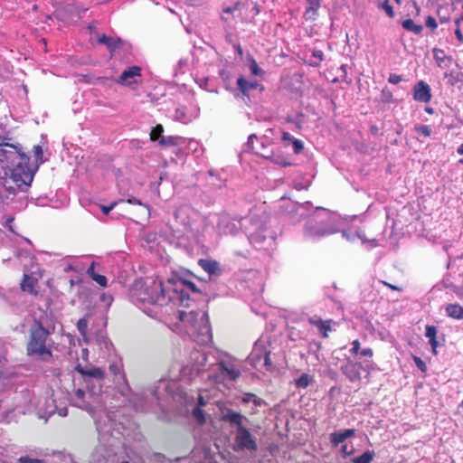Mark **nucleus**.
I'll list each match as a JSON object with an SVG mask.
<instances>
[{
	"label": "nucleus",
	"instance_id": "f257e3e1",
	"mask_svg": "<svg viewBox=\"0 0 463 463\" xmlns=\"http://www.w3.org/2000/svg\"><path fill=\"white\" fill-rule=\"evenodd\" d=\"M51 331L40 320L34 319L28 331L26 354L41 362L50 363L54 355Z\"/></svg>",
	"mask_w": 463,
	"mask_h": 463
},
{
	"label": "nucleus",
	"instance_id": "f03ea898",
	"mask_svg": "<svg viewBox=\"0 0 463 463\" xmlns=\"http://www.w3.org/2000/svg\"><path fill=\"white\" fill-rule=\"evenodd\" d=\"M170 283H172V278L165 282L152 279L146 281L144 288L138 291V298L143 302L160 306L174 303L173 289L169 288Z\"/></svg>",
	"mask_w": 463,
	"mask_h": 463
},
{
	"label": "nucleus",
	"instance_id": "7ed1b4c3",
	"mask_svg": "<svg viewBox=\"0 0 463 463\" xmlns=\"http://www.w3.org/2000/svg\"><path fill=\"white\" fill-rule=\"evenodd\" d=\"M16 161L15 165L11 172V180L16 184L17 187H28L33 178V173L29 166L30 157L15 150V155L12 162Z\"/></svg>",
	"mask_w": 463,
	"mask_h": 463
},
{
	"label": "nucleus",
	"instance_id": "20e7f679",
	"mask_svg": "<svg viewBox=\"0 0 463 463\" xmlns=\"http://www.w3.org/2000/svg\"><path fill=\"white\" fill-rule=\"evenodd\" d=\"M173 289L174 304L190 307L191 303H194V299L190 298V294L200 295L201 291L196 288L195 284L183 279L181 278H172V283L169 285Z\"/></svg>",
	"mask_w": 463,
	"mask_h": 463
},
{
	"label": "nucleus",
	"instance_id": "39448f33",
	"mask_svg": "<svg viewBox=\"0 0 463 463\" xmlns=\"http://www.w3.org/2000/svg\"><path fill=\"white\" fill-rule=\"evenodd\" d=\"M200 311L198 308L178 312L179 326L194 341L201 337L203 316L200 315Z\"/></svg>",
	"mask_w": 463,
	"mask_h": 463
},
{
	"label": "nucleus",
	"instance_id": "423d86ee",
	"mask_svg": "<svg viewBox=\"0 0 463 463\" xmlns=\"http://www.w3.org/2000/svg\"><path fill=\"white\" fill-rule=\"evenodd\" d=\"M232 449L236 452L245 450L256 452L258 450L256 439L246 427L237 428Z\"/></svg>",
	"mask_w": 463,
	"mask_h": 463
},
{
	"label": "nucleus",
	"instance_id": "0eeeda50",
	"mask_svg": "<svg viewBox=\"0 0 463 463\" xmlns=\"http://www.w3.org/2000/svg\"><path fill=\"white\" fill-rule=\"evenodd\" d=\"M137 78H141V68L134 65L125 70L117 80V82L120 85L130 87L140 82Z\"/></svg>",
	"mask_w": 463,
	"mask_h": 463
},
{
	"label": "nucleus",
	"instance_id": "6e6552de",
	"mask_svg": "<svg viewBox=\"0 0 463 463\" xmlns=\"http://www.w3.org/2000/svg\"><path fill=\"white\" fill-rule=\"evenodd\" d=\"M413 99L418 102L428 103L431 99L430 87L423 80L418 81L412 91Z\"/></svg>",
	"mask_w": 463,
	"mask_h": 463
},
{
	"label": "nucleus",
	"instance_id": "1a4fd4ad",
	"mask_svg": "<svg viewBox=\"0 0 463 463\" xmlns=\"http://www.w3.org/2000/svg\"><path fill=\"white\" fill-rule=\"evenodd\" d=\"M307 322L317 328L319 334L323 338L328 337V333L332 331V319L324 320L317 316L310 317L307 318Z\"/></svg>",
	"mask_w": 463,
	"mask_h": 463
},
{
	"label": "nucleus",
	"instance_id": "9d476101",
	"mask_svg": "<svg viewBox=\"0 0 463 463\" xmlns=\"http://www.w3.org/2000/svg\"><path fill=\"white\" fill-rule=\"evenodd\" d=\"M39 279L35 278L33 273H24L20 282V288L23 292L29 293L33 296L38 295L37 286Z\"/></svg>",
	"mask_w": 463,
	"mask_h": 463
},
{
	"label": "nucleus",
	"instance_id": "9b49d317",
	"mask_svg": "<svg viewBox=\"0 0 463 463\" xmlns=\"http://www.w3.org/2000/svg\"><path fill=\"white\" fill-rule=\"evenodd\" d=\"M355 430L354 429H346L340 431L332 432L329 436L332 446L337 447L343 443L345 439L354 437Z\"/></svg>",
	"mask_w": 463,
	"mask_h": 463
},
{
	"label": "nucleus",
	"instance_id": "f8f14e48",
	"mask_svg": "<svg viewBox=\"0 0 463 463\" xmlns=\"http://www.w3.org/2000/svg\"><path fill=\"white\" fill-rule=\"evenodd\" d=\"M98 43L106 45L111 55H113L116 50L123 44L121 39L107 36L106 34H101L98 38Z\"/></svg>",
	"mask_w": 463,
	"mask_h": 463
},
{
	"label": "nucleus",
	"instance_id": "ddd939ff",
	"mask_svg": "<svg viewBox=\"0 0 463 463\" xmlns=\"http://www.w3.org/2000/svg\"><path fill=\"white\" fill-rule=\"evenodd\" d=\"M237 86L239 91V95L241 94L242 96L248 97L249 90H255L258 88V82L257 81H249L247 80L243 76H240L237 80Z\"/></svg>",
	"mask_w": 463,
	"mask_h": 463
},
{
	"label": "nucleus",
	"instance_id": "4468645a",
	"mask_svg": "<svg viewBox=\"0 0 463 463\" xmlns=\"http://www.w3.org/2000/svg\"><path fill=\"white\" fill-rule=\"evenodd\" d=\"M76 371L83 376L92 377L98 380H103L105 373L99 367H92L90 369H85L80 364L76 366Z\"/></svg>",
	"mask_w": 463,
	"mask_h": 463
},
{
	"label": "nucleus",
	"instance_id": "2eb2a0df",
	"mask_svg": "<svg viewBox=\"0 0 463 463\" xmlns=\"http://www.w3.org/2000/svg\"><path fill=\"white\" fill-rule=\"evenodd\" d=\"M307 7L304 13V18L308 20H316L317 15V11L321 5V0H307Z\"/></svg>",
	"mask_w": 463,
	"mask_h": 463
},
{
	"label": "nucleus",
	"instance_id": "dca6fc26",
	"mask_svg": "<svg viewBox=\"0 0 463 463\" xmlns=\"http://www.w3.org/2000/svg\"><path fill=\"white\" fill-rule=\"evenodd\" d=\"M219 369L222 375H225L231 381H236L240 375L241 371L234 366H228L224 362L219 363Z\"/></svg>",
	"mask_w": 463,
	"mask_h": 463
},
{
	"label": "nucleus",
	"instance_id": "f3484780",
	"mask_svg": "<svg viewBox=\"0 0 463 463\" xmlns=\"http://www.w3.org/2000/svg\"><path fill=\"white\" fill-rule=\"evenodd\" d=\"M204 271H206L210 278H218L222 274V269L219 262L213 260H204Z\"/></svg>",
	"mask_w": 463,
	"mask_h": 463
},
{
	"label": "nucleus",
	"instance_id": "a211bd4d",
	"mask_svg": "<svg viewBox=\"0 0 463 463\" xmlns=\"http://www.w3.org/2000/svg\"><path fill=\"white\" fill-rule=\"evenodd\" d=\"M222 420L232 425H236L237 428L244 427L242 425L243 416L241 413L232 410L227 411V412L222 415Z\"/></svg>",
	"mask_w": 463,
	"mask_h": 463
},
{
	"label": "nucleus",
	"instance_id": "6ab92c4d",
	"mask_svg": "<svg viewBox=\"0 0 463 463\" xmlns=\"http://www.w3.org/2000/svg\"><path fill=\"white\" fill-rule=\"evenodd\" d=\"M260 156L282 167L291 165L282 154H276L273 151H270V154H260Z\"/></svg>",
	"mask_w": 463,
	"mask_h": 463
},
{
	"label": "nucleus",
	"instance_id": "aec40b11",
	"mask_svg": "<svg viewBox=\"0 0 463 463\" xmlns=\"http://www.w3.org/2000/svg\"><path fill=\"white\" fill-rule=\"evenodd\" d=\"M445 310L448 317L457 320L463 319V307L459 304H449Z\"/></svg>",
	"mask_w": 463,
	"mask_h": 463
},
{
	"label": "nucleus",
	"instance_id": "412c9836",
	"mask_svg": "<svg viewBox=\"0 0 463 463\" xmlns=\"http://www.w3.org/2000/svg\"><path fill=\"white\" fill-rule=\"evenodd\" d=\"M342 372L351 382H354L360 379V373L356 369V365L352 363L342 366Z\"/></svg>",
	"mask_w": 463,
	"mask_h": 463
},
{
	"label": "nucleus",
	"instance_id": "4be33fe9",
	"mask_svg": "<svg viewBox=\"0 0 463 463\" xmlns=\"http://www.w3.org/2000/svg\"><path fill=\"white\" fill-rule=\"evenodd\" d=\"M87 274L97 282L101 287H107L108 279L105 276L99 275L95 271V263H91V265L87 269Z\"/></svg>",
	"mask_w": 463,
	"mask_h": 463
},
{
	"label": "nucleus",
	"instance_id": "5701e85b",
	"mask_svg": "<svg viewBox=\"0 0 463 463\" xmlns=\"http://www.w3.org/2000/svg\"><path fill=\"white\" fill-rule=\"evenodd\" d=\"M91 316H92V313L90 311V312L86 313L84 315V317H81L80 319H79L77 322V329L82 337H86V335H87L89 322H90Z\"/></svg>",
	"mask_w": 463,
	"mask_h": 463
},
{
	"label": "nucleus",
	"instance_id": "b1692460",
	"mask_svg": "<svg viewBox=\"0 0 463 463\" xmlns=\"http://www.w3.org/2000/svg\"><path fill=\"white\" fill-rule=\"evenodd\" d=\"M402 26L404 30L412 32L417 35L420 34L423 30V26L421 24H416L411 19L404 20L402 23Z\"/></svg>",
	"mask_w": 463,
	"mask_h": 463
},
{
	"label": "nucleus",
	"instance_id": "393cba45",
	"mask_svg": "<svg viewBox=\"0 0 463 463\" xmlns=\"http://www.w3.org/2000/svg\"><path fill=\"white\" fill-rule=\"evenodd\" d=\"M11 149H7L5 146L0 145V162L13 161L14 155H15V147L9 146Z\"/></svg>",
	"mask_w": 463,
	"mask_h": 463
},
{
	"label": "nucleus",
	"instance_id": "a878e982",
	"mask_svg": "<svg viewBox=\"0 0 463 463\" xmlns=\"http://www.w3.org/2000/svg\"><path fill=\"white\" fill-rule=\"evenodd\" d=\"M314 382L313 376L303 373L298 379L295 380V385L297 388L305 389Z\"/></svg>",
	"mask_w": 463,
	"mask_h": 463
},
{
	"label": "nucleus",
	"instance_id": "bb28decb",
	"mask_svg": "<svg viewBox=\"0 0 463 463\" xmlns=\"http://www.w3.org/2000/svg\"><path fill=\"white\" fill-rule=\"evenodd\" d=\"M179 137L168 136V137H161L159 139L158 145L162 147H175L178 146Z\"/></svg>",
	"mask_w": 463,
	"mask_h": 463
},
{
	"label": "nucleus",
	"instance_id": "cd10ccee",
	"mask_svg": "<svg viewBox=\"0 0 463 463\" xmlns=\"http://www.w3.org/2000/svg\"><path fill=\"white\" fill-rule=\"evenodd\" d=\"M374 458V452L371 450L364 451L362 455L352 459V463H371Z\"/></svg>",
	"mask_w": 463,
	"mask_h": 463
},
{
	"label": "nucleus",
	"instance_id": "c85d7f7f",
	"mask_svg": "<svg viewBox=\"0 0 463 463\" xmlns=\"http://www.w3.org/2000/svg\"><path fill=\"white\" fill-rule=\"evenodd\" d=\"M197 406L194 409L193 414L199 424L203 423V394L199 393L197 397Z\"/></svg>",
	"mask_w": 463,
	"mask_h": 463
},
{
	"label": "nucleus",
	"instance_id": "c756f323",
	"mask_svg": "<svg viewBox=\"0 0 463 463\" xmlns=\"http://www.w3.org/2000/svg\"><path fill=\"white\" fill-rule=\"evenodd\" d=\"M379 9L383 10L390 18L394 17V11L392 5L390 4V0H383L377 4Z\"/></svg>",
	"mask_w": 463,
	"mask_h": 463
},
{
	"label": "nucleus",
	"instance_id": "7c9ffc66",
	"mask_svg": "<svg viewBox=\"0 0 463 463\" xmlns=\"http://www.w3.org/2000/svg\"><path fill=\"white\" fill-rule=\"evenodd\" d=\"M164 132V128L162 125L157 124L156 127H154L150 132V140L151 141H158L161 138V137H164L162 134Z\"/></svg>",
	"mask_w": 463,
	"mask_h": 463
},
{
	"label": "nucleus",
	"instance_id": "2f4dec72",
	"mask_svg": "<svg viewBox=\"0 0 463 463\" xmlns=\"http://www.w3.org/2000/svg\"><path fill=\"white\" fill-rule=\"evenodd\" d=\"M414 131L424 137H429L431 135V128L428 125H415Z\"/></svg>",
	"mask_w": 463,
	"mask_h": 463
},
{
	"label": "nucleus",
	"instance_id": "473e14b6",
	"mask_svg": "<svg viewBox=\"0 0 463 463\" xmlns=\"http://www.w3.org/2000/svg\"><path fill=\"white\" fill-rule=\"evenodd\" d=\"M208 174L210 175V185H212L214 188H221L224 184V181L221 179L219 176L214 175L212 170H210Z\"/></svg>",
	"mask_w": 463,
	"mask_h": 463
},
{
	"label": "nucleus",
	"instance_id": "72a5a7b5",
	"mask_svg": "<svg viewBox=\"0 0 463 463\" xmlns=\"http://www.w3.org/2000/svg\"><path fill=\"white\" fill-rule=\"evenodd\" d=\"M446 76L449 78V82L451 85H455L458 82H463V73L462 72L450 71V73L447 74Z\"/></svg>",
	"mask_w": 463,
	"mask_h": 463
},
{
	"label": "nucleus",
	"instance_id": "f704fd0d",
	"mask_svg": "<svg viewBox=\"0 0 463 463\" xmlns=\"http://www.w3.org/2000/svg\"><path fill=\"white\" fill-rule=\"evenodd\" d=\"M99 301L104 305L105 310L107 311L112 305L114 298L110 294L101 293L99 296Z\"/></svg>",
	"mask_w": 463,
	"mask_h": 463
},
{
	"label": "nucleus",
	"instance_id": "c9c22d12",
	"mask_svg": "<svg viewBox=\"0 0 463 463\" xmlns=\"http://www.w3.org/2000/svg\"><path fill=\"white\" fill-rule=\"evenodd\" d=\"M263 358V354L261 353V350L256 348L251 353L250 356V360L251 361V364L256 366V364Z\"/></svg>",
	"mask_w": 463,
	"mask_h": 463
},
{
	"label": "nucleus",
	"instance_id": "e433bc0d",
	"mask_svg": "<svg viewBox=\"0 0 463 463\" xmlns=\"http://www.w3.org/2000/svg\"><path fill=\"white\" fill-rule=\"evenodd\" d=\"M434 58L437 61V64L439 66H441V64L445 61L447 57L444 55V52L442 50L434 49L433 50Z\"/></svg>",
	"mask_w": 463,
	"mask_h": 463
},
{
	"label": "nucleus",
	"instance_id": "4c0bfd02",
	"mask_svg": "<svg viewBox=\"0 0 463 463\" xmlns=\"http://www.w3.org/2000/svg\"><path fill=\"white\" fill-rule=\"evenodd\" d=\"M412 359H413L416 366L421 373H425L428 371V367H427L425 362L420 357L412 355Z\"/></svg>",
	"mask_w": 463,
	"mask_h": 463
},
{
	"label": "nucleus",
	"instance_id": "58836bf2",
	"mask_svg": "<svg viewBox=\"0 0 463 463\" xmlns=\"http://www.w3.org/2000/svg\"><path fill=\"white\" fill-rule=\"evenodd\" d=\"M33 154H34V157H35V160L37 163H41V164L43 163V151L40 145L33 146Z\"/></svg>",
	"mask_w": 463,
	"mask_h": 463
},
{
	"label": "nucleus",
	"instance_id": "ea45409f",
	"mask_svg": "<svg viewBox=\"0 0 463 463\" xmlns=\"http://www.w3.org/2000/svg\"><path fill=\"white\" fill-rule=\"evenodd\" d=\"M425 335L430 340L436 338L437 337V327L435 326L428 325L426 326Z\"/></svg>",
	"mask_w": 463,
	"mask_h": 463
},
{
	"label": "nucleus",
	"instance_id": "a19ab883",
	"mask_svg": "<svg viewBox=\"0 0 463 463\" xmlns=\"http://www.w3.org/2000/svg\"><path fill=\"white\" fill-rule=\"evenodd\" d=\"M292 146L295 154H300L304 149L303 142L299 139H292Z\"/></svg>",
	"mask_w": 463,
	"mask_h": 463
},
{
	"label": "nucleus",
	"instance_id": "79ce46f5",
	"mask_svg": "<svg viewBox=\"0 0 463 463\" xmlns=\"http://www.w3.org/2000/svg\"><path fill=\"white\" fill-rule=\"evenodd\" d=\"M425 24L428 28L430 29L431 32H434L438 27V24H437L435 18L431 15H429L426 18Z\"/></svg>",
	"mask_w": 463,
	"mask_h": 463
},
{
	"label": "nucleus",
	"instance_id": "37998d69",
	"mask_svg": "<svg viewBox=\"0 0 463 463\" xmlns=\"http://www.w3.org/2000/svg\"><path fill=\"white\" fill-rule=\"evenodd\" d=\"M263 354L264 366L269 368L271 366L270 352L266 349H261Z\"/></svg>",
	"mask_w": 463,
	"mask_h": 463
},
{
	"label": "nucleus",
	"instance_id": "c03bdc74",
	"mask_svg": "<svg viewBox=\"0 0 463 463\" xmlns=\"http://www.w3.org/2000/svg\"><path fill=\"white\" fill-rule=\"evenodd\" d=\"M20 463H44L43 460L38 458H32L29 456H24L18 458Z\"/></svg>",
	"mask_w": 463,
	"mask_h": 463
},
{
	"label": "nucleus",
	"instance_id": "a18cd8bd",
	"mask_svg": "<svg viewBox=\"0 0 463 463\" xmlns=\"http://www.w3.org/2000/svg\"><path fill=\"white\" fill-rule=\"evenodd\" d=\"M312 55L314 58L317 60V62L313 64L315 66H318L320 62L324 60V52L321 50H314L312 52Z\"/></svg>",
	"mask_w": 463,
	"mask_h": 463
},
{
	"label": "nucleus",
	"instance_id": "49530a36",
	"mask_svg": "<svg viewBox=\"0 0 463 463\" xmlns=\"http://www.w3.org/2000/svg\"><path fill=\"white\" fill-rule=\"evenodd\" d=\"M402 80V76L396 73H391L388 78V81L392 84H398Z\"/></svg>",
	"mask_w": 463,
	"mask_h": 463
},
{
	"label": "nucleus",
	"instance_id": "de8ad7c7",
	"mask_svg": "<svg viewBox=\"0 0 463 463\" xmlns=\"http://www.w3.org/2000/svg\"><path fill=\"white\" fill-rule=\"evenodd\" d=\"M353 347L350 349V353L356 355L360 351V342L358 339H355L352 342Z\"/></svg>",
	"mask_w": 463,
	"mask_h": 463
},
{
	"label": "nucleus",
	"instance_id": "09e8293b",
	"mask_svg": "<svg viewBox=\"0 0 463 463\" xmlns=\"http://www.w3.org/2000/svg\"><path fill=\"white\" fill-rule=\"evenodd\" d=\"M259 138L256 135L252 134L248 138V146L255 152L257 148L254 146V141H258Z\"/></svg>",
	"mask_w": 463,
	"mask_h": 463
},
{
	"label": "nucleus",
	"instance_id": "8fccbe9b",
	"mask_svg": "<svg viewBox=\"0 0 463 463\" xmlns=\"http://www.w3.org/2000/svg\"><path fill=\"white\" fill-rule=\"evenodd\" d=\"M381 283L392 290H394V291H402V287L391 284L385 280H381Z\"/></svg>",
	"mask_w": 463,
	"mask_h": 463
},
{
	"label": "nucleus",
	"instance_id": "3c124183",
	"mask_svg": "<svg viewBox=\"0 0 463 463\" xmlns=\"http://www.w3.org/2000/svg\"><path fill=\"white\" fill-rule=\"evenodd\" d=\"M117 204H118V203H117V202H113V203H111V204H110V205H108V206H106V205H101V206H100V208H101V211L103 212V213L107 215V214H109V212H110V211H111V210H112V209L117 205Z\"/></svg>",
	"mask_w": 463,
	"mask_h": 463
},
{
	"label": "nucleus",
	"instance_id": "603ef678",
	"mask_svg": "<svg viewBox=\"0 0 463 463\" xmlns=\"http://www.w3.org/2000/svg\"><path fill=\"white\" fill-rule=\"evenodd\" d=\"M74 395L77 399L83 402L84 397H85V392L82 389H77L74 392Z\"/></svg>",
	"mask_w": 463,
	"mask_h": 463
},
{
	"label": "nucleus",
	"instance_id": "864d4df0",
	"mask_svg": "<svg viewBox=\"0 0 463 463\" xmlns=\"http://www.w3.org/2000/svg\"><path fill=\"white\" fill-rule=\"evenodd\" d=\"M253 397H254L253 393L247 392L242 397V402L249 403V402H252Z\"/></svg>",
	"mask_w": 463,
	"mask_h": 463
},
{
	"label": "nucleus",
	"instance_id": "5fc2aeb1",
	"mask_svg": "<svg viewBox=\"0 0 463 463\" xmlns=\"http://www.w3.org/2000/svg\"><path fill=\"white\" fill-rule=\"evenodd\" d=\"M251 402H253V404L256 407H260L261 405H263L265 403V402L261 398L257 397L255 394H254V397H253Z\"/></svg>",
	"mask_w": 463,
	"mask_h": 463
},
{
	"label": "nucleus",
	"instance_id": "6e6d98bb",
	"mask_svg": "<svg viewBox=\"0 0 463 463\" xmlns=\"http://www.w3.org/2000/svg\"><path fill=\"white\" fill-rule=\"evenodd\" d=\"M360 354L362 356L372 357L373 353L371 348H364V349L361 350Z\"/></svg>",
	"mask_w": 463,
	"mask_h": 463
},
{
	"label": "nucleus",
	"instance_id": "4d7b16f0",
	"mask_svg": "<svg viewBox=\"0 0 463 463\" xmlns=\"http://www.w3.org/2000/svg\"><path fill=\"white\" fill-rule=\"evenodd\" d=\"M341 452L344 457H347L354 453V449L348 450L347 445H343L341 448Z\"/></svg>",
	"mask_w": 463,
	"mask_h": 463
},
{
	"label": "nucleus",
	"instance_id": "13d9d810",
	"mask_svg": "<svg viewBox=\"0 0 463 463\" xmlns=\"http://www.w3.org/2000/svg\"><path fill=\"white\" fill-rule=\"evenodd\" d=\"M430 345H431L432 353L434 354H437V347L439 345V343L437 341V337L434 338V339L430 340Z\"/></svg>",
	"mask_w": 463,
	"mask_h": 463
},
{
	"label": "nucleus",
	"instance_id": "bf43d9fd",
	"mask_svg": "<svg viewBox=\"0 0 463 463\" xmlns=\"http://www.w3.org/2000/svg\"><path fill=\"white\" fill-rule=\"evenodd\" d=\"M239 8V3L234 4L233 6H229L223 9V13L231 14Z\"/></svg>",
	"mask_w": 463,
	"mask_h": 463
},
{
	"label": "nucleus",
	"instance_id": "052dcab7",
	"mask_svg": "<svg viewBox=\"0 0 463 463\" xmlns=\"http://www.w3.org/2000/svg\"><path fill=\"white\" fill-rule=\"evenodd\" d=\"M457 26H458V27H457V29H456V31H455V34H456L457 39H458L459 42H461V43H462V42H463V34H462V33H461V31H460L459 24H458V25H457Z\"/></svg>",
	"mask_w": 463,
	"mask_h": 463
},
{
	"label": "nucleus",
	"instance_id": "680f3d73",
	"mask_svg": "<svg viewBox=\"0 0 463 463\" xmlns=\"http://www.w3.org/2000/svg\"><path fill=\"white\" fill-rule=\"evenodd\" d=\"M250 70H251V72L254 74V75H258L259 72H260V68L259 66L257 65V63L255 61H253V63L251 64L250 66Z\"/></svg>",
	"mask_w": 463,
	"mask_h": 463
},
{
	"label": "nucleus",
	"instance_id": "e2e57ef3",
	"mask_svg": "<svg viewBox=\"0 0 463 463\" xmlns=\"http://www.w3.org/2000/svg\"><path fill=\"white\" fill-rule=\"evenodd\" d=\"M282 139L285 140V141H290L292 143V139H296V138L293 137L289 133L283 132L282 133Z\"/></svg>",
	"mask_w": 463,
	"mask_h": 463
},
{
	"label": "nucleus",
	"instance_id": "0e129e2a",
	"mask_svg": "<svg viewBox=\"0 0 463 463\" xmlns=\"http://www.w3.org/2000/svg\"><path fill=\"white\" fill-rule=\"evenodd\" d=\"M128 203L130 204H137V205H143L141 201L137 198H135V197H131L129 199H128L127 201Z\"/></svg>",
	"mask_w": 463,
	"mask_h": 463
},
{
	"label": "nucleus",
	"instance_id": "69168bd1",
	"mask_svg": "<svg viewBox=\"0 0 463 463\" xmlns=\"http://www.w3.org/2000/svg\"><path fill=\"white\" fill-rule=\"evenodd\" d=\"M78 407H80V408H81L83 410H86L87 411H92V407L89 403L79 404Z\"/></svg>",
	"mask_w": 463,
	"mask_h": 463
},
{
	"label": "nucleus",
	"instance_id": "338daca9",
	"mask_svg": "<svg viewBox=\"0 0 463 463\" xmlns=\"http://www.w3.org/2000/svg\"><path fill=\"white\" fill-rule=\"evenodd\" d=\"M207 335H208V341L211 345L213 344V333H212V329L211 328H208L207 330Z\"/></svg>",
	"mask_w": 463,
	"mask_h": 463
},
{
	"label": "nucleus",
	"instance_id": "774afa93",
	"mask_svg": "<svg viewBox=\"0 0 463 463\" xmlns=\"http://www.w3.org/2000/svg\"><path fill=\"white\" fill-rule=\"evenodd\" d=\"M457 152H458L459 155H463V144H461V145L458 147Z\"/></svg>",
	"mask_w": 463,
	"mask_h": 463
}]
</instances>
